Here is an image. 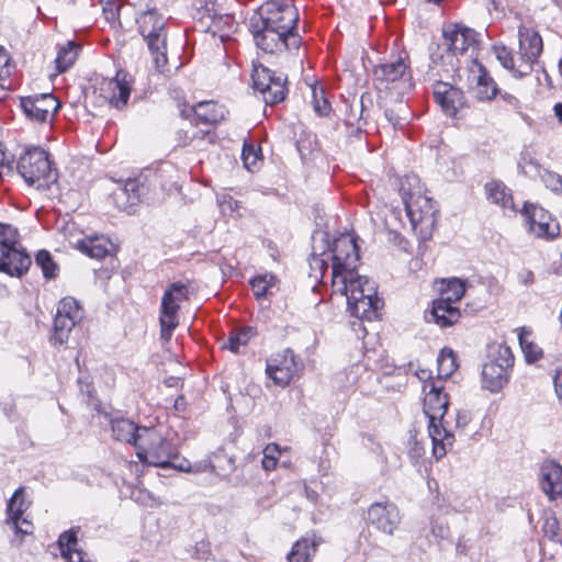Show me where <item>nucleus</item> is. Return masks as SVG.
I'll list each match as a JSON object with an SVG mask.
<instances>
[{"mask_svg": "<svg viewBox=\"0 0 562 562\" xmlns=\"http://www.w3.org/2000/svg\"><path fill=\"white\" fill-rule=\"evenodd\" d=\"M16 169L26 183L37 189H45L56 180L48 153L40 147L27 148L20 156Z\"/></svg>", "mask_w": 562, "mask_h": 562, "instance_id": "0eeeda50", "label": "nucleus"}, {"mask_svg": "<svg viewBox=\"0 0 562 562\" xmlns=\"http://www.w3.org/2000/svg\"><path fill=\"white\" fill-rule=\"evenodd\" d=\"M491 359L483 366V386L495 393L501 391L509 379V369L514 366V356L509 347H491Z\"/></svg>", "mask_w": 562, "mask_h": 562, "instance_id": "6e6552de", "label": "nucleus"}, {"mask_svg": "<svg viewBox=\"0 0 562 562\" xmlns=\"http://www.w3.org/2000/svg\"><path fill=\"white\" fill-rule=\"evenodd\" d=\"M276 284V277L271 273L256 276L250 280L251 290L257 299L267 297Z\"/></svg>", "mask_w": 562, "mask_h": 562, "instance_id": "58836bf2", "label": "nucleus"}, {"mask_svg": "<svg viewBox=\"0 0 562 562\" xmlns=\"http://www.w3.org/2000/svg\"><path fill=\"white\" fill-rule=\"evenodd\" d=\"M438 375L436 380H440L443 384V380L448 379L458 368L457 357L451 349L443 348L438 356Z\"/></svg>", "mask_w": 562, "mask_h": 562, "instance_id": "c9c22d12", "label": "nucleus"}, {"mask_svg": "<svg viewBox=\"0 0 562 562\" xmlns=\"http://www.w3.org/2000/svg\"><path fill=\"white\" fill-rule=\"evenodd\" d=\"M424 413L428 418V434L432 441V454L439 460L454 443V435L447 429L443 417L449 406V397L440 380H431L423 385Z\"/></svg>", "mask_w": 562, "mask_h": 562, "instance_id": "f03ea898", "label": "nucleus"}, {"mask_svg": "<svg viewBox=\"0 0 562 562\" xmlns=\"http://www.w3.org/2000/svg\"><path fill=\"white\" fill-rule=\"evenodd\" d=\"M504 2H505V0H491L493 10H495L497 12H504Z\"/></svg>", "mask_w": 562, "mask_h": 562, "instance_id": "338daca9", "label": "nucleus"}, {"mask_svg": "<svg viewBox=\"0 0 562 562\" xmlns=\"http://www.w3.org/2000/svg\"><path fill=\"white\" fill-rule=\"evenodd\" d=\"M432 94L443 113L450 117L457 116L458 112L465 105L463 91L448 82H435Z\"/></svg>", "mask_w": 562, "mask_h": 562, "instance_id": "aec40b11", "label": "nucleus"}, {"mask_svg": "<svg viewBox=\"0 0 562 562\" xmlns=\"http://www.w3.org/2000/svg\"><path fill=\"white\" fill-rule=\"evenodd\" d=\"M56 315L77 325L85 317L83 310L79 302L71 296H66L59 301Z\"/></svg>", "mask_w": 562, "mask_h": 562, "instance_id": "473e14b6", "label": "nucleus"}, {"mask_svg": "<svg viewBox=\"0 0 562 562\" xmlns=\"http://www.w3.org/2000/svg\"><path fill=\"white\" fill-rule=\"evenodd\" d=\"M518 167L521 173L530 178H536L542 172L540 164L528 153L521 154Z\"/></svg>", "mask_w": 562, "mask_h": 562, "instance_id": "a18cd8bd", "label": "nucleus"}, {"mask_svg": "<svg viewBox=\"0 0 562 562\" xmlns=\"http://www.w3.org/2000/svg\"><path fill=\"white\" fill-rule=\"evenodd\" d=\"M8 52L0 46V102L5 98V92L10 90L9 77L11 75V63Z\"/></svg>", "mask_w": 562, "mask_h": 562, "instance_id": "a19ab883", "label": "nucleus"}, {"mask_svg": "<svg viewBox=\"0 0 562 562\" xmlns=\"http://www.w3.org/2000/svg\"><path fill=\"white\" fill-rule=\"evenodd\" d=\"M484 190L488 202L499 206L504 214L510 215L517 213L512 190L504 182L491 180L485 183Z\"/></svg>", "mask_w": 562, "mask_h": 562, "instance_id": "5701e85b", "label": "nucleus"}, {"mask_svg": "<svg viewBox=\"0 0 562 562\" xmlns=\"http://www.w3.org/2000/svg\"><path fill=\"white\" fill-rule=\"evenodd\" d=\"M79 530L80 527H72L60 533L58 538V546L61 557L67 562H93L87 553L77 548Z\"/></svg>", "mask_w": 562, "mask_h": 562, "instance_id": "b1692460", "label": "nucleus"}, {"mask_svg": "<svg viewBox=\"0 0 562 562\" xmlns=\"http://www.w3.org/2000/svg\"><path fill=\"white\" fill-rule=\"evenodd\" d=\"M120 3L111 2L110 0H108L106 5L103 8L104 18L112 26L120 24Z\"/></svg>", "mask_w": 562, "mask_h": 562, "instance_id": "864d4df0", "label": "nucleus"}, {"mask_svg": "<svg viewBox=\"0 0 562 562\" xmlns=\"http://www.w3.org/2000/svg\"><path fill=\"white\" fill-rule=\"evenodd\" d=\"M80 46L72 41H68L65 45L60 46L55 59L58 72H65L75 63L78 57Z\"/></svg>", "mask_w": 562, "mask_h": 562, "instance_id": "72a5a7b5", "label": "nucleus"}, {"mask_svg": "<svg viewBox=\"0 0 562 562\" xmlns=\"http://www.w3.org/2000/svg\"><path fill=\"white\" fill-rule=\"evenodd\" d=\"M301 370L302 363L291 349H286L268 361L266 373L276 385L284 387Z\"/></svg>", "mask_w": 562, "mask_h": 562, "instance_id": "2eb2a0df", "label": "nucleus"}, {"mask_svg": "<svg viewBox=\"0 0 562 562\" xmlns=\"http://www.w3.org/2000/svg\"><path fill=\"white\" fill-rule=\"evenodd\" d=\"M131 77L120 70L116 76L111 79H103L100 83V95L108 101L112 106L122 109L127 104L131 89Z\"/></svg>", "mask_w": 562, "mask_h": 562, "instance_id": "a211bd4d", "label": "nucleus"}, {"mask_svg": "<svg viewBox=\"0 0 562 562\" xmlns=\"http://www.w3.org/2000/svg\"><path fill=\"white\" fill-rule=\"evenodd\" d=\"M496 57L502 64V66L508 70H512L516 76L519 77L520 70L514 69V57L512 55V52L508 50L505 46L502 47H495Z\"/></svg>", "mask_w": 562, "mask_h": 562, "instance_id": "3c124183", "label": "nucleus"}, {"mask_svg": "<svg viewBox=\"0 0 562 562\" xmlns=\"http://www.w3.org/2000/svg\"><path fill=\"white\" fill-rule=\"evenodd\" d=\"M325 254L315 255L313 254L310 259V278L314 282L322 281L327 271L328 265L327 259L324 258Z\"/></svg>", "mask_w": 562, "mask_h": 562, "instance_id": "c03bdc74", "label": "nucleus"}, {"mask_svg": "<svg viewBox=\"0 0 562 562\" xmlns=\"http://www.w3.org/2000/svg\"><path fill=\"white\" fill-rule=\"evenodd\" d=\"M440 295L438 299L454 304L459 302L465 293V281L458 278L445 279L441 281Z\"/></svg>", "mask_w": 562, "mask_h": 562, "instance_id": "2f4dec72", "label": "nucleus"}, {"mask_svg": "<svg viewBox=\"0 0 562 562\" xmlns=\"http://www.w3.org/2000/svg\"><path fill=\"white\" fill-rule=\"evenodd\" d=\"M477 68L479 75L476 78L475 95L481 101H490L497 95L499 90L484 66L477 64Z\"/></svg>", "mask_w": 562, "mask_h": 562, "instance_id": "7c9ffc66", "label": "nucleus"}, {"mask_svg": "<svg viewBox=\"0 0 562 562\" xmlns=\"http://www.w3.org/2000/svg\"><path fill=\"white\" fill-rule=\"evenodd\" d=\"M329 252L333 292L346 296L351 315L360 319H376L382 300L378 296L375 282L357 272L360 257L355 238L348 234L340 235Z\"/></svg>", "mask_w": 562, "mask_h": 562, "instance_id": "f257e3e1", "label": "nucleus"}, {"mask_svg": "<svg viewBox=\"0 0 562 562\" xmlns=\"http://www.w3.org/2000/svg\"><path fill=\"white\" fill-rule=\"evenodd\" d=\"M211 29L214 33L218 32L220 37L224 40L228 37L231 32L235 30V22L231 15H221L213 19Z\"/></svg>", "mask_w": 562, "mask_h": 562, "instance_id": "49530a36", "label": "nucleus"}, {"mask_svg": "<svg viewBox=\"0 0 562 562\" xmlns=\"http://www.w3.org/2000/svg\"><path fill=\"white\" fill-rule=\"evenodd\" d=\"M312 92H313V106H314L315 112L322 116L327 115L330 110V104H329L328 100L325 98L324 90L313 87Z\"/></svg>", "mask_w": 562, "mask_h": 562, "instance_id": "de8ad7c7", "label": "nucleus"}, {"mask_svg": "<svg viewBox=\"0 0 562 562\" xmlns=\"http://www.w3.org/2000/svg\"><path fill=\"white\" fill-rule=\"evenodd\" d=\"M553 382H554L555 393H557L559 400L562 401V370H558L555 372Z\"/></svg>", "mask_w": 562, "mask_h": 562, "instance_id": "680f3d73", "label": "nucleus"}, {"mask_svg": "<svg viewBox=\"0 0 562 562\" xmlns=\"http://www.w3.org/2000/svg\"><path fill=\"white\" fill-rule=\"evenodd\" d=\"M442 44L430 54L434 65H448L452 69L458 67V55H463L468 49H475L477 33L459 24L445 25L442 29Z\"/></svg>", "mask_w": 562, "mask_h": 562, "instance_id": "20e7f679", "label": "nucleus"}, {"mask_svg": "<svg viewBox=\"0 0 562 562\" xmlns=\"http://www.w3.org/2000/svg\"><path fill=\"white\" fill-rule=\"evenodd\" d=\"M321 540L315 533H307L300 538L288 554V562H311Z\"/></svg>", "mask_w": 562, "mask_h": 562, "instance_id": "cd10ccee", "label": "nucleus"}, {"mask_svg": "<svg viewBox=\"0 0 562 562\" xmlns=\"http://www.w3.org/2000/svg\"><path fill=\"white\" fill-rule=\"evenodd\" d=\"M497 94H499V100L502 102H504L505 106L508 110H512V111H515V112L519 111L520 102H519V100L515 95H513V94H510L508 92H501V91Z\"/></svg>", "mask_w": 562, "mask_h": 562, "instance_id": "13d9d810", "label": "nucleus"}, {"mask_svg": "<svg viewBox=\"0 0 562 562\" xmlns=\"http://www.w3.org/2000/svg\"><path fill=\"white\" fill-rule=\"evenodd\" d=\"M522 215L526 218L528 231L538 238L552 239L560 234L558 222L544 209L526 203Z\"/></svg>", "mask_w": 562, "mask_h": 562, "instance_id": "dca6fc26", "label": "nucleus"}, {"mask_svg": "<svg viewBox=\"0 0 562 562\" xmlns=\"http://www.w3.org/2000/svg\"><path fill=\"white\" fill-rule=\"evenodd\" d=\"M553 111L559 122L562 124V103H557L553 108Z\"/></svg>", "mask_w": 562, "mask_h": 562, "instance_id": "774afa93", "label": "nucleus"}, {"mask_svg": "<svg viewBox=\"0 0 562 562\" xmlns=\"http://www.w3.org/2000/svg\"><path fill=\"white\" fill-rule=\"evenodd\" d=\"M196 124L215 125L225 119L227 113L224 105L214 101H201L193 108Z\"/></svg>", "mask_w": 562, "mask_h": 562, "instance_id": "bb28decb", "label": "nucleus"}, {"mask_svg": "<svg viewBox=\"0 0 562 562\" xmlns=\"http://www.w3.org/2000/svg\"><path fill=\"white\" fill-rule=\"evenodd\" d=\"M241 158L245 167L248 170H251L256 166L258 160V153L254 145L244 144Z\"/></svg>", "mask_w": 562, "mask_h": 562, "instance_id": "5fc2aeb1", "label": "nucleus"}, {"mask_svg": "<svg viewBox=\"0 0 562 562\" xmlns=\"http://www.w3.org/2000/svg\"><path fill=\"white\" fill-rule=\"evenodd\" d=\"M413 182L417 183L418 179L413 177L402 181L400 193L413 231L422 241H427L432 237L438 211L435 201L423 194L419 187L412 188Z\"/></svg>", "mask_w": 562, "mask_h": 562, "instance_id": "7ed1b4c3", "label": "nucleus"}, {"mask_svg": "<svg viewBox=\"0 0 562 562\" xmlns=\"http://www.w3.org/2000/svg\"><path fill=\"white\" fill-rule=\"evenodd\" d=\"M385 117L394 128H402L404 125V120L397 116L392 110L385 111Z\"/></svg>", "mask_w": 562, "mask_h": 562, "instance_id": "052dcab7", "label": "nucleus"}, {"mask_svg": "<svg viewBox=\"0 0 562 562\" xmlns=\"http://www.w3.org/2000/svg\"><path fill=\"white\" fill-rule=\"evenodd\" d=\"M373 81L379 89H396L400 92L411 89L412 72L407 57H397L373 68Z\"/></svg>", "mask_w": 562, "mask_h": 562, "instance_id": "9d476101", "label": "nucleus"}, {"mask_svg": "<svg viewBox=\"0 0 562 562\" xmlns=\"http://www.w3.org/2000/svg\"><path fill=\"white\" fill-rule=\"evenodd\" d=\"M9 525L14 528L16 533L22 536L31 535L33 532V525L26 518L21 517V519H16Z\"/></svg>", "mask_w": 562, "mask_h": 562, "instance_id": "4d7b16f0", "label": "nucleus"}, {"mask_svg": "<svg viewBox=\"0 0 562 562\" xmlns=\"http://www.w3.org/2000/svg\"><path fill=\"white\" fill-rule=\"evenodd\" d=\"M470 422V416L465 412H459L456 418L457 427H465Z\"/></svg>", "mask_w": 562, "mask_h": 562, "instance_id": "0e129e2a", "label": "nucleus"}, {"mask_svg": "<svg viewBox=\"0 0 562 562\" xmlns=\"http://www.w3.org/2000/svg\"><path fill=\"white\" fill-rule=\"evenodd\" d=\"M252 83L265 103L274 105L282 102L288 93L286 77L283 74H276L265 66H256L252 70Z\"/></svg>", "mask_w": 562, "mask_h": 562, "instance_id": "f8f14e48", "label": "nucleus"}, {"mask_svg": "<svg viewBox=\"0 0 562 562\" xmlns=\"http://www.w3.org/2000/svg\"><path fill=\"white\" fill-rule=\"evenodd\" d=\"M136 454L139 461L154 467H172L181 471L188 470L183 462H175L179 454L177 446L154 427L143 430V437L140 436V443Z\"/></svg>", "mask_w": 562, "mask_h": 562, "instance_id": "39448f33", "label": "nucleus"}, {"mask_svg": "<svg viewBox=\"0 0 562 562\" xmlns=\"http://www.w3.org/2000/svg\"><path fill=\"white\" fill-rule=\"evenodd\" d=\"M540 484L550 499L562 497V467L554 461H546L540 468Z\"/></svg>", "mask_w": 562, "mask_h": 562, "instance_id": "4be33fe9", "label": "nucleus"}, {"mask_svg": "<svg viewBox=\"0 0 562 562\" xmlns=\"http://www.w3.org/2000/svg\"><path fill=\"white\" fill-rule=\"evenodd\" d=\"M363 97H361L360 104L356 108L351 105L348 113L346 114V125L355 127L357 132H361L367 124L366 120L363 119Z\"/></svg>", "mask_w": 562, "mask_h": 562, "instance_id": "37998d69", "label": "nucleus"}, {"mask_svg": "<svg viewBox=\"0 0 562 562\" xmlns=\"http://www.w3.org/2000/svg\"><path fill=\"white\" fill-rule=\"evenodd\" d=\"M559 530H560V527H559L558 519L554 516L548 517L543 525L544 535L549 539L554 540V538L559 535Z\"/></svg>", "mask_w": 562, "mask_h": 562, "instance_id": "6e6d98bb", "label": "nucleus"}, {"mask_svg": "<svg viewBox=\"0 0 562 562\" xmlns=\"http://www.w3.org/2000/svg\"><path fill=\"white\" fill-rule=\"evenodd\" d=\"M18 237L19 234L14 227L0 224V246H16L19 245Z\"/></svg>", "mask_w": 562, "mask_h": 562, "instance_id": "09e8293b", "label": "nucleus"}, {"mask_svg": "<svg viewBox=\"0 0 562 562\" xmlns=\"http://www.w3.org/2000/svg\"><path fill=\"white\" fill-rule=\"evenodd\" d=\"M416 376L424 383V385L426 384V382H429L431 380H436L435 378L431 376V372L429 370H426V369H419L416 371Z\"/></svg>", "mask_w": 562, "mask_h": 562, "instance_id": "e2e57ef3", "label": "nucleus"}, {"mask_svg": "<svg viewBox=\"0 0 562 562\" xmlns=\"http://www.w3.org/2000/svg\"><path fill=\"white\" fill-rule=\"evenodd\" d=\"M35 263L42 269L46 279H53L57 276L58 266L47 250H40L37 252Z\"/></svg>", "mask_w": 562, "mask_h": 562, "instance_id": "79ce46f5", "label": "nucleus"}, {"mask_svg": "<svg viewBox=\"0 0 562 562\" xmlns=\"http://www.w3.org/2000/svg\"><path fill=\"white\" fill-rule=\"evenodd\" d=\"M21 106L29 119L45 123L58 111L60 102L52 93H42L22 98Z\"/></svg>", "mask_w": 562, "mask_h": 562, "instance_id": "f3484780", "label": "nucleus"}, {"mask_svg": "<svg viewBox=\"0 0 562 562\" xmlns=\"http://www.w3.org/2000/svg\"><path fill=\"white\" fill-rule=\"evenodd\" d=\"M138 32L146 42L156 68L164 71L167 65V29L164 16L156 9L140 12L136 18Z\"/></svg>", "mask_w": 562, "mask_h": 562, "instance_id": "423d86ee", "label": "nucleus"}, {"mask_svg": "<svg viewBox=\"0 0 562 562\" xmlns=\"http://www.w3.org/2000/svg\"><path fill=\"white\" fill-rule=\"evenodd\" d=\"M256 335L252 327H243L231 333L228 342L225 345L232 352H239L240 347L246 346L248 341Z\"/></svg>", "mask_w": 562, "mask_h": 562, "instance_id": "ea45409f", "label": "nucleus"}, {"mask_svg": "<svg viewBox=\"0 0 562 562\" xmlns=\"http://www.w3.org/2000/svg\"><path fill=\"white\" fill-rule=\"evenodd\" d=\"M519 35V50L524 60V71H519V77L529 74L532 70V65L538 61L542 49L543 43L540 34L532 27L520 26Z\"/></svg>", "mask_w": 562, "mask_h": 562, "instance_id": "6ab92c4d", "label": "nucleus"}, {"mask_svg": "<svg viewBox=\"0 0 562 562\" xmlns=\"http://www.w3.org/2000/svg\"><path fill=\"white\" fill-rule=\"evenodd\" d=\"M77 324L64 319L57 315L54 318L53 326V335L50 337V342L53 345H64L68 341L71 330L76 327Z\"/></svg>", "mask_w": 562, "mask_h": 562, "instance_id": "4c0bfd02", "label": "nucleus"}, {"mask_svg": "<svg viewBox=\"0 0 562 562\" xmlns=\"http://www.w3.org/2000/svg\"><path fill=\"white\" fill-rule=\"evenodd\" d=\"M251 19L286 33H295L299 13L294 5L285 1L272 0L262 4Z\"/></svg>", "mask_w": 562, "mask_h": 562, "instance_id": "9b49d317", "label": "nucleus"}, {"mask_svg": "<svg viewBox=\"0 0 562 562\" xmlns=\"http://www.w3.org/2000/svg\"><path fill=\"white\" fill-rule=\"evenodd\" d=\"M143 191L144 186L139 180L130 178L114 192V199L119 207L127 210L140 202Z\"/></svg>", "mask_w": 562, "mask_h": 562, "instance_id": "c85d7f7f", "label": "nucleus"}, {"mask_svg": "<svg viewBox=\"0 0 562 562\" xmlns=\"http://www.w3.org/2000/svg\"><path fill=\"white\" fill-rule=\"evenodd\" d=\"M147 429L148 427L138 426L127 418L112 420V432L115 439L133 445L136 450L140 443V436L143 437V430Z\"/></svg>", "mask_w": 562, "mask_h": 562, "instance_id": "393cba45", "label": "nucleus"}, {"mask_svg": "<svg viewBox=\"0 0 562 562\" xmlns=\"http://www.w3.org/2000/svg\"><path fill=\"white\" fill-rule=\"evenodd\" d=\"M367 521L379 531L392 536L401 525L402 515L393 502L384 499L369 506Z\"/></svg>", "mask_w": 562, "mask_h": 562, "instance_id": "4468645a", "label": "nucleus"}, {"mask_svg": "<svg viewBox=\"0 0 562 562\" xmlns=\"http://www.w3.org/2000/svg\"><path fill=\"white\" fill-rule=\"evenodd\" d=\"M539 177H541L548 189L555 193H562V177L560 175L549 170H543Z\"/></svg>", "mask_w": 562, "mask_h": 562, "instance_id": "8fccbe9b", "label": "nucleus"}, {"mask_svg": "<svg viewBox=\"0 0 562 562\" xmlns=\"http://www.w3.org/2000/svg\"><path fill=\"white\" fill-rule=\"evenodd\" d=\"M78 248L90 258L103 259L110 255L111 243L103 236H95L80 240Z\"/></svg>", "mask_w": 562, "mask_h": 562, "instance_id": "c756f323", "label": "nucleus"}, {"mask_svg": "<svg viewBox=\"0 0 562 562\" xmlns=\"http://www.w3.org/2000/svg\"><path fill=\"white\" fill-rule=\"evenodd\" d=\"M531 331L525 327L520 328L518 334L519 345L525 355L526 361L536 362L542 358V350L532 340H530Z\"/></svg>", "mask_w": 562, "mask_h": 562, "instance_id": "e433bc0d", "label": "nucleus"}, {"mask_svg": "<svg viewBox=\"0 0 562 562\" xmlns=\"http://www.w3.org/2000/svg\"><path fill=\"white\" fill-rule=\"evenodd\" d=\"M281 454V447L277 443H269L263 449V457L278 460Z\"/></svg>", "mask_w": 562, "mask_h": 562, "instance_id": "bf43d9fd", "label": "nucleus"}, {"mask_svg": "<svg viewBox=\"0 0 562 562\" xmlns=\"http://www.w3.org/2000/svg\"><path fill=\"white\" fill-rule=\"evenodd\" d=\"M277 461L276 459H271V458H266L263 457L262 458V467L266 471H271V470H274L276 467H277Z\"/></svg>", "mask_w": 562, "mask_h": 562, "instance_id": "69168bd1", "label": "nucleus"}, {"mask_svg": "<svg viewBox=\"0 0 562 562\" xmlns=\"http://www.w3.org/2000/svg\"><path fill=\"white\" fill-rule=\"evenodd\" d=\"M31 263V257L20 245L0 246V271L20 278L27 272Z\"/></svg>", "mask_w": 562, "mask_h": 562, "instance_id": "412c9836", "label": "nucleus"}, {"mask_svg": "<svg viewBox=\"0 0 562 562\" xmlns=\"http://www.w3.org/2000/svg\"><path fill=\"white\" fill-rule=\"evenodd\" d=\"M249 27L256 45L267 54H278L300 47L301 37L297 33H286L270 25H261V22L254 19H250Z\"/></svg>", "mask_w": 562, "mask_h": 562, "instance_id": "1a4fd4ad", "label": "nucleus"}, {"mask_svg": "<svg viewBox=\"0 0 562 562\" xmlns=\"http://www.w3.org/2000/svg\"><path fill=\"white\" fill-rule=\"evenodd\" d=\"M460 317L461 312L457 306H454V304L437 299L432 302L430 318H428V322H434L440 328H446L458 323Z\"/></svg>", "mask_w": 562, "mask_h": 562, "instance_id": "a878e982", "label": "nucleus"}, {"mask_svg": "<svg viewBox=\"0 0 562 562\" xmlns=\"http://www.w3.org/2000/svg\"><path fill=\"white\" fill-rule=\"evenodd\" d=\"M27 507L24 499V487H19L7 504V524L21 519Z\"/></svg>", "mask_w": 562, "mask_h": 562, "instance_id": "f704fd0d", "label": "nucleus"}, {"mask_svg": "<svg viewBox=\"0 0 562 562\" xmlns=\"http://www.w3.org/2000/svg\"><path fill=\"white\" fill-rule=\"evenodd\" d=\"M188 288L179 282L172 283L164 293L160 311V333L161 338L169 340L173 330L179 324L178 312L180 303L187 299Z\"/></svg>", "mask_w": 562, "mask_h": 562, "instance_id": "ddd939ff", "label": "nucleus"}, {"mask_svg": "<svg viewBox=\"0 0 562 562\" xmlns=\"http://www.w3.org/2000/svg\"><path fill=\"white\" fill-rule=\"evenodd\" d=\"M430 530L436 539H447L450 533L448 524L441 518H431Z\"/></svg>", "mask_w": 562, "mask_h": 562, "instance_id": "603ef678", "label": "nucleus"}]
</instances>
